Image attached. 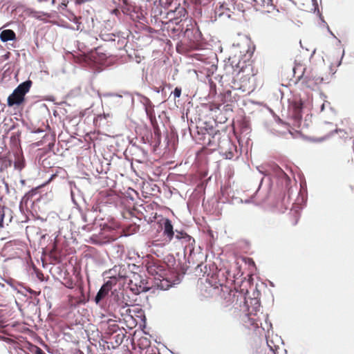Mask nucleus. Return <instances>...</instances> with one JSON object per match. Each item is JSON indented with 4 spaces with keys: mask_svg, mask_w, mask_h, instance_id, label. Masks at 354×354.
Here are the masks:
<instances>
[{
    "mask_svg": "<svg viewBox=\"0 0 354 354\" xmlns=\"http://www.w3.org/2000/svg\"><path fill=\"white\" fill-rule=\"evenodd\" d=\"M242 321L244 322L245 326L249 329L259 328L258 321L249 315H245L242 318Z\"/></svg>",
    "mask_w": 354,
    "mask_h": 354,
    "instance_id": "obj_11",
    "label": "nucleus"
},
{
    "mask_svg": "<svg viewBox=\"0 0 354 354\" xmlns=\"http://www.w3.org/2000/svg\"><path fill=\"white\" fill-rule=\"evenodd\" d=\"M111 288L112 283L110 281H108L102 285L95 297V301L96 304H99L108 295L109 291L111 290Z\"/></svg>",
    "mask_w": 354,
    "mask_h": 354,
    "instance_id": "obj_10",
    "label": "nucleus"
},
{
    "mask_svg": "<svg viewBox=\"0 0 354 354\" xmlns=\"http://www.w3.org/2000/svg\"><path fill=\"white\" fill-rule=\"evenodd\" d=\"M175 237L176 239L180 241L181 244L184 245L185 248H189L190 251L194 250L195 240L191 236L188 235L186 232L176 230Z\"/></svg>",
    "mask_w": 354,
    "mask_h": 354,
    "instance_id": "obj_6",
    "label": "nucleus"
},
{
    "mask_svg": "<svg viewBox=\"0 0 354 354\" xmlns=\"http://www.w3.org/2000/svg\"><path fill=\"white\" fill-rule=\"evenodd\" d=\"M184 35L189 39L190 47H194L202 39V34L198 27L196 26V23L192 20H189V24H187Z\"/></svg>",
    "mask_w": 354,
    "mask_h": 354,
    "instance_id": "obj_4",
    "label": "nucleus"
},
{
    "mask_svg": "<svg viewBox=\"0 0 354 354\" xmlns=\"http://www.w3.org/2000/svg\"><path fill=\"white\" fill-rule=\"evenodd\" d=\"M32 81L27 80L20 84L10 95L7 100V104L10 107L20 106L25 102V95L29 92L32 86Z\"/></svg>",
    "mask_w": 354,
    "mask_h": 354,
    "instance_id": "obj_3",
    "label": "nucleus"
},
{
    "mask_svg": "<svg viewBox=\"0 0 354 354\" xmlns=\"http://www.w3.org/2000/svg\"><path fill=\"white\" fill-rule=\"evenodd\" d=\"M252 76L249 68H241L233 79L232 88L249 93L253 90Z\"/></svg>",
    "mask_w": 354,
    "mask_h": 354,
    "instance_id": "obj_2",
    "label": "nucleus"
},
{
    "mask_svg": "<svg viewBox=\"0 0 354 354\" xmlns=\"http://www.w3.org/2000/svg\"><path fill=\"white\" fill-rule=\"evenodd\" d=\"M0 39L3 42L15 40L16 39V34L12 30H10V29L4 30L0 33Z\"/></svg>",
    "mask_w": 354,
    "mask_h": 354,
    "instance_id": "obj_12",
    "label": "nucleus"
},
{
    "mask_svg": "<svg viewBox=\"0 0 354 354\" xmlns=\"http://www.w3.org/2000/svg\"><path fill=\"white\" fill-rule=\"evenodd\" d=\"M162 222L163 236L167 241L170 242L174 236V231L171 221L169 218H163Z\"/></svg>",
    "mask_w": 354,
    "mask_h": 354,
    "instance_id": "obj_9",
    "label": "nucleus"
},
{
    "mask_svg": "<svg viewBox=\"0 0 354 354\" xmlns=\"http://www.w3.org/2000/svg\"><path fill=\"white\" fill-rule=\"evenodd\" d=\"M331 134H332V133H328V134L326 135V136H325L322 139H321L320 140H325V139H326V138H329V137L330 136V135H331Z\"/></svg>",
    "mask_w": 354,
    "mask_h": 354,
    "instance_id": "obj_21",
    "label": "nucleus"
},
{
    "mask_svg": "<svg viewBox=\"0 0 354 354\" xmlns=\"http://www.w3.org/2000/svg\"><path fill=\"white\" fill-rule=\"evenodd\" d=\"M32 352L34 354H45L44 351L41 348H39V347H38L37 346H34V347H33V348L32 350Z\"/></svg>",
    "mask_w": 354,
    "mask_h": 354,
    "instance_id": "obj_19",
    "label": "nucleus"
},
{
    "mask_svg": "<svg viewBox=\"0 0 354 354\" xmlns=\"http://www.w3.org/2000/svg\"><path fill=\"white\" fill-rule=\"evenodd\" d=\"M324 81V77L318 75L317 73H312V75L308 77L306 83L308 87H311L313 85L320 84L323 83Z\"/></svg>",
    "mask_w": 354,
    "mask_h": 354,
    "instance_id": "obj_13",
    "label": "nucleus"
},
{
    "mask_svg": "<svg viewBox=\"0 0 354 354\" xmlns=\"http://www.w3.org/2000/svg\"><path fill=\"white\" fill-rule=\"evenodd\" d=\"M144 281L145 280L141 279V276L140 274L133 273L129 281V286L132 291L136 294L148 291L149 288L146 286Z\"/></svg>",
    "mask_w": 354,
    "mask_h": 354,
    "instance_id": "obj_5",
    "label": "nucleus"
},
{
    "mask_svg": "<svg viewBox=\"0 0 354 354\" xmlns=\"http://www.w3.org/2000/svg\"><path fill=\"white\" fill-rule=\"evenodd\" d=\"M37 276H38L39 279H41V277H43V274L42 273L38 274Z\"/></svg>",
    "mask_w": 354,
    "mask_h": 354,
    "instance_id": "obj_24",
    "label": "nucleus"
},
{
    "mask_svg": "<svg viewBox=\"0 0 354 354\" xmlns=\"http://www.w3.org/2000/svg\"><path fill=\"white\" fill-rule=\"evenodd\" d=\"M62 283L64 286L70 289H73L76 285L72 277L70 276L68 273H67L63 278Z\"/></svg>",
    "mask_w": 354,
    "mask_h": 354,
    "instance_id": "obj_14",
    "label": "nucleus"
},
{
    "mask_svg": "<svg viewBox=\"0 0 354 354\" xmlns=\"http://www.w3.org/2000/svg\"><path fill=\"white\" fill-rule=\"evenodd\" d=\"M5 216V207H0V228L3 227V219Z\"/></svg>",
    "mask_w": 354,
    "mask_h": 354,
    "instance_id": "obj_17",
    "label": "nucleus"
},
{
    "mask_svg": "<svg viewBox=\"0 0 354 354\" xmlns=\"http://www.w3.org/2000/svg\"><path fill=\"white\" fill-rule=\"evenodd\" d=\"M147 270L148 273L152 276L160 275L159 272L162 271V269L155 264L147 266Z\"/></svg>",
    "mask_w": 354,
    "mask_h": 354,
    "instance_id": "obj_15",
    "label": "nucleus"
},
{
    "mask_svg": "<svg viewBox=\"0 0 354 354\" xmlns=\"http://www.w3.org/2000/svg\"><path fill=\"white\" fill-rule=\"evenodd\" d=\"M173 94L174 96V99L180 97L181 95V88L176 87L174 91H173Z\"/></svg>",
    "mask_w": 354,
    "mask_h": 354,
    "instance_id": "obj_18",
    "label": "nucleus"
},
{
    "mask_svg": "<svg viewBox=\"0 0 354 354\" xmlns=\"http://www.w3.org/2000/svg\"><path fill=\"white\" fill-rule=\"evenodd\" d=\"M107 54L103 50L102 47L95 48L88 55V57L92 62L96 64H103L107 58Z\"/></svg>",
    "mask_w": 354,
    "mask_h": 354,
    "instance_id": "obj_7",
    "label": "nucleus"
},
{
    "mask_svg": "<svg viewBox=\"0 0 354 354\" xmlns=\"http://www.w3.org/2000/svg\"><path fill=\"white\" fill-rule=\"evenodd\" d=\"M215 17L218 19L230 18L233 12L225 3H223L215 8Z\"/></svg>",
    "mask_w": 354,
    "mask_h": 354,
    "instance_id": "obj_8",
    "label": "nucleus"
},
{
    "mask_svg": "<svg viewBox=\"0 0 354 354\" xmlns=\"http://www.w3.org/2000/svg\"><path fill=\"white\" fill-rule=\"evenodd\" d=\"M122 11L133 21H139L146 15L148 0H122Z\"/></svg>",
    "mask_w": 354,
    "mask_h": 354,
    "instance_id": "obj_1",
    "label": "nucleus"
},
{
    "mask_svg": "<svg viewBox=\"0 0 354 354\" xmlns=\"http://www.w3.org/2000/svg\"><path fill=\"white\" fill-rule=\"evenodd\" d=\"M299 69H302V72L300 75H297V78L298 79H301L304 77V73H305V68L302 67V66L299 65V66H297V67H294L293 68V72H294V75L295 76H296V74H297V71L299 70Z\"/></svg>",
    "mask_w": 354,
    "mask_h": 354,
    "instance_id": "obj_16",
    "label": "nucleus"
},
{
    "mask_svg": "<svg viewBox=\"0 0 354 354\" xmlns=\"http://www.w3.org/2000/svg\"><path fill=\"white\" fill-rule=\"evenodd\" d=\"M119 12H119V10H118V9H115V10H113V13H115V15H118V13H119Z\"/></svg>",
    "mask_w": 354,
    "mask_h": 354,
    "instance_id": "obj_22",
    "label": "nucleus"
},
{
    "mask_svg": "<svg viewBox=\"0 0 354 354\" xmlns=\"http://www.w3.org/2000/svg\"><path fill=\"white\" fill-rule=\"evenodd\" d=\"M267 344H268V346L270 348V350L272 351L273 352H275V351L277 350L278 348V346L274 345V346H270L269 342L268 341L267 342Z\"/></svg>",
    "mask_w": 354,
    "mask_h": 354,
    "instance_id": "obj_20",
    "label": "nucleus"
},
{
    "mask_svg": "<svg viewBox=\"0 0 354 354\" xmlns=\"http://www.w3.org/2000/svg\"><path fill=\"white\" fill-rule=\"evenodd\" d=\"M37 276H38L39 279H41V277H43V274L42 273L38 274Z\"/></svg>",
    "mask_w": 354,
    "mask_h": 354,
    "instance_id": "obj_23",
    "label": "nucleus"
}]
</instances>
